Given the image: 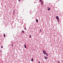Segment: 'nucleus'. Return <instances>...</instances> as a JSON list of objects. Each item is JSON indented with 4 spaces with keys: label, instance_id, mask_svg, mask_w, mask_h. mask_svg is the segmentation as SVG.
Wrapping results in <instances>:
<instances>
[{
    "label": "nucleus",
    "instance_id": "1",
    "mask_svg": "<svg viewBox=\"0 0 63 63\" xmlns=\"http://www.w3.org/2000/svg\"><path fill=\"white\" fill-rule=\"evenodd\" d=\"M43 52L44 54H47V53H46V52L45 51H43Z\"/></svg>",
    "mask_w": 63,
    "mask_h": 63
},
{
    "label": "nucleus",
    "instance_id": "2",
    "mask_svg": "<svg viewBox=\"0 0 63 63\" xmlns=\"http://www.w3.org/2000/svg\"><path fill=\"white\" fill-rule=\"evenodd\" d=\"M56 17L57 20H59V17L58 16H56Z\"/></svg>",
    "mask_w": 63,
    "mask_h": 63
},
{
    "label": "nucleus",
    "instance_id": "3",
    "mask_svg": "<svg viewBox=\"0 0 63 63\" xmlns=\"http://www.w3.org/2000/svg\"><path fill=\"white\" fill-rule=\"evenodd\" d=\"M44 58L45 59H47V57L45 56Z\"/></svg>",
    "mask_w": 63,
    "mask_h": 63
},
{
    "label": "nucleus",
    "instance_id": "4",
    "mask_svg": "<svg viewBox=\"0 0 63 63\" xmlns=\"http://www.w3.org/2000/svg\"><path fill=\"white\" fill-rule=\"evenodd\" d=\"M24 47L25 48H26V45H25V44L24 45Z\"/></svg>",
    "mask_w": 63,
    "mask_h": 63
},
{
    "label": "nucleus",
    "instance_id": "5",
    "mask_svg": "<svg viewBox=\"0 0 63 63\" xmlns=\"http://www.w3.org/2000/svg\"><path fill=\"white\" fill-rule=\"evenodd\" d=\"M47 10H48V11H50V8H48Z\"/></svg>",
    "mask_w": 63,
    "mask_h": 63
},
{
    "label": "nucleus",
    "instance_id": "6",
    "mask_svg": "<svg viewBox=\"0 0 63 63\" xmlns=\"http://www.w3.org/2000/svg\"><path fill=\"white\" fill-rule=\"evenodd\" d=\"M41 4L42 5H43V1H41Z\"/></svg>",
    "mask_w": 63,
    "mask_h": 63
},
{
    "label": "nucleus",
    "instance_id": "7",
    "mask_svg": "<svg viewBox=\"0 0 63 63\" xmlns=\"http://www.w3.org/2000/svg\"><path fill=\"white\" fill-rule=\"evenodd\" d=\"M36 22H38V19L36 20Z\"/></svg>",
    "mask_w": 63,
    "mask_h": 63
},
{
    "label": "nucleus",
    "instance_id": "8",
    "mask_svg": "<svg viewBox=\"0 0 63 63\" xmlns=\"http://www.w3.org/2000/svg\"><path fill=\"white\" fill-rule=\"evenodd\" d=\"M4 36V37H6V35H5V34H4L3 35Z\"/></svg>",
    "mask_w": 63,
    "mask_h": 63
},
{
    "label": "nucleus",
    "instance_id": "9",
    "mask_svg": "<svg viewBox=\"0 0 63 63\" xmlns=\"http://www.w3.org/2000/svg\"><path fill=\"white\" fill-rule=\"evenodd\" d=\"M34 60L32 58L31 60L32 61H33Z\"/></svg>",
    "mask_w": 63,
    "mask_h": 63
},
{
    "label": "nucleus",
    "instance_id": "10",
    "mask_svg": "<svg viewBox=\"0 0 63 63\" xmlns=\"http://www.w3.org/2000/svg\"><path fill=\"white\" fill-rule=\"evenodd\" d=\"M46 55L47 56H48V54H46Z\"/></svg>",
    "mask_w": 63,
    "mask_h": 63
},
{
    "label": "nucleus",
    "instance_id": "11",
    "mask_svg": "<svg viewBox=\"0 0 63 63\" xmlns=\"http://www.w3.org/2000/svg\"><path fill=\"white\" fill-rule=\"evenodd\" d=\"M42 0H40V2H42Z\"/></svg>",
    "mask_w": 63,
    "mask_h": 63
},
{
    "label": "nucleus",
    "instance_id": "12",
    "mask_svg": "<svg viewBox=\"0 0 63 63\" xmlns=\"http://www.w3.org/2000/svg\"><path fill=\"white\" fill-rule=\"evenodd\" d=\"M29 37L30 38H31V35H30L29 36Z\"/></svg>",
    "mask_w": 63,
    "mask_h": 63
},
{
    "label": "nucleus",
    "instance_id": "13",
    "mask_svg": "<svg viewBox=\"0 0 63 63\" xmlns=\"http://www.w3.org/2000/svg\"><path fill=\"white\" fill-rule=\"evenodd\" d=\"M22 32L23 33H24V31H22Z\"/></svg>",
    "mask_w": 63,
    "mask_h": 63
},
{
    "label": "nucleus",
    "instance_id": "14",
    "mask_svg": "<svg viewBox=\"0 0 63 63\" xmlns=\"http://www.w3.org/2000/svg\"><path fill=\"white\" fill-rule=\"evenodd\" d=\"M3 46H2L1 47V48H3Z\"/></svg>",
    "mask_w": 63,
    "mask_h": 63
},
{
    "label": "nucleus",
    "instance_id": "15",
    "mask_svg": "<svg viewBox=\"0 0 63 63\" xmlns=\"http://www.w3.org/2000/svg\"><path fill=\"white\" fill-rule=\"evenodd\" d=\"M58 63H60L58 61Z\"/></svg>",
    "mask_w": 63,
    "mask_h": 63
},
{
    "label": "nucleus",
    "instance_id": "16",
    "mask_svg": "<svg viewBox=\"0 0 63 63\" xmlns=\"http://www.w3.org/2000/svg\"><path fill=\"white\" fill-rule=\"evenodd\" d=\"M40 31H41V32L42 31V30H40Z\"/></svg>",
    "mask_w": 63,
    "mask_h": 63
},
{
    "label": "nucleus",
    "instance_id": "17",
    "mask_svg": "<svg viewBox=\"0 0 63 63\" xmlns=\"http://www.w3.org/2000/svg\"><path fill=\"white\" fill-rule=\"evenodd\" d=\"M12 47H13V44H12Z\"/></svg>",
    "mask_w": 63,
    "mask_h": 63
},
{
    "label": "nucleus",
    "instance_id": "18",
    "mask_svg": "<svg viewBox=\"0 0 63 63\" xmlns=\"http://www.w3.org/2000/svg\"><path fill=\"white\" fill-rule=\"evenodd\" d=\"M57 21L58 22H59V20H58Z\"/></svg>",
    "mask_w": 63,
    "mask_h": 63
},
{
    "label": "nucleus",
    "instance_id": "19",
    "mask_svg": "<svg viewBox=\"0 0 63 63\" xmlns=\"http://www.w3.org/2000/svg\"><path fill=\"white\" fill-rule=\"evenodd\" d=\"M19 1H20V0H18Z\"/></svg>",
    "mask_w": 63,
    "mask_h": 63
},
{
    "label": "nucleus",
    "instance_id": "20",
    "mask_svg": "<svg viewBox=\"0 0 63 63\" xmlns=\"http://www.w3.org/2000/svg\"><path fill=\"white\" fill-rule=\"evenodd\" d=\"M24 29H25V30L26 29V28H25Z\"/></svg>",
    "mask_w": 63,
    "mask_h": 63
},
{
    "label": "nucleus",
    "instance_id": "21",
    "mask_svg": "<svg viewBox=\"0 0 63 63\" xmlns=\"http://www.w3.org/2000/svg\"><path fill=\"white\" fill-rule=\"evenodd\" d=\"M38 63H40V62H38Z\"/></svg>",
    "mask_w": 63,
    "mask_h": 63
},
{
    "label": "nucleus",
    "instance_id": "22",
    "mask_svg": "<svg viewBox=\"0 0 63 63\" xmlns=\"http://www.w3.org/2000/svg\"><path fill=\"white\" fill-rule=\"evenodd\" d=\"M0 52H1V51H0Z\"/></svg>",
    "mask_w": 63,
    "mask_h": 63
}]
</instances>
